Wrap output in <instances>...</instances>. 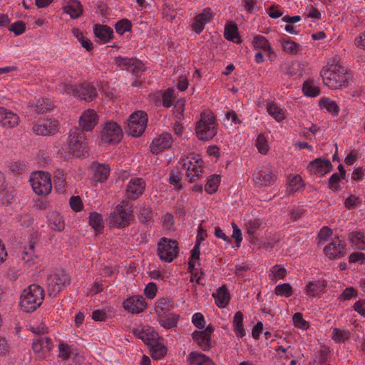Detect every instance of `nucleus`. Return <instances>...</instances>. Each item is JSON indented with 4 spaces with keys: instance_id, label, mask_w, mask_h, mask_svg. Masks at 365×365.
<instances>
[{
    "instance_id": "nucleus-1",
    "label": "nucleus",
    "mask_w": 365,
    "mask_h": 365,
    "mask_svg": "<svg viewBox=\"0 0 365 365\" xmlns=\"http://www.w3.org/2000/svg\"><path fill=\"white\" fill-rule=\"evenodd\" d=\"M339 57L335 56L329 61L327 66L321 71L324 83L331 89H339L345 86L352 76L351 73L339 64Z\"/></svg>"
},
{
    "instance_id": "nucleus-2",
    "label": "nucleus",
    "mask_w": 365,
    "mask_h": 365,
    "mask_svg": "<svg viewBox=\"0 0 365 365\" xmlns=\"http://www.w3.org/2000/svg\"><path fill=\"white\" fill-rule=\"evenodd\" d=\"M45 297L43 287L32 284L26 288L21 294L19 305L24 312L31 313L36 311L42 304Z\"/></svg>"
},
{
    "instance_id": "nucleus-3",
    "label": "nucleus",
    "mask_w": 365,
    "mask_h": 365,
    "mask_svg": "<svg viewBox=\"0 0 365 365\" xmlns=\"http://www.w3.org/2000/svg\"><path fill=\"white\" fill-rule=\"evenodd\" d=\"M217 123L214 113L210 110H204L195 125V133L199 140L207 141L212 139L217 134Z\"/></svg>"
},
{
    "instance_id": "nucleus-4",
    "label": "nucleus",
    "mask_w": 365,
    "mask_h": 365,
    "mask_svg": "<svg viewBox=\"0 0 365 365\" xmlns=\"http://www.w3.org/2000/svg\"><path fill=\"white\" fill-rule=\"evenodd\" d=\"M133 206L128 201H122L110 214V222L113 227H125L130 224L133 217Z\"/></svg>"
},
{
    "instance_id": "nucleus-5",
    "label": "nucleus",
    "mask_w": 365,
    "mask_h": 365,
    "mask_svg": "<svg viewBox=\"0 0 365 365\" xmlns=\"http://www.w3.org/2000/svg\"><path fill=\"white\" fill-rule=\"evenodd\" d=\"M69 152L77 158H85L88 153L86 136L81 128H75L70 134L68 143Z\"/></svg>"
},
{
    "instance_id": "nucleus-6",
    "label": "nucleus",
    "mask_w": 365,
    "mask_h": 365,
    "mask_svg": "<svg viewBox=\"0 0 365 365\" xmlns=\"http://www.w3.org/2000/svg\"><path fill=\"white\" fill-rule=\"evenodd\" d=\"M70 275L65 270H57L47 279V292L48 295L56 297L66 286L70 284Z\"/></svg>"
},
{
    "instance_id": "nucleus-7",
    "label": "nucleus",
    "mask_w": 365,
    "mask_h": 365,
    "mask_svg": "<svg viewBox=\"0 0 365 365\" xmlns=\"http://www.w3.org/2000/svg\"><path fill=\"white\" fill-rule=\"evenodd\" d=\"M147 123V113L143 110L136 111L130 115L125 132L133 137H139L144 133Z\"/></svg>"
},
{
    "instance_id": "nucleus-8",
    "label": "nucleus",
    "mask_w": 365,
    "mask_h": 365,
    "mask_svg": "<svg viewBox=\"0 0 365 365\" xmlns=\"http://www.w3.org/2000/svg\"><path fill=\"white\" fill-rule=\"evenodd\" d=\"M31 185L38 195H47L52 190L51 175L43 171L34 172L30 178Z\"/></svg>"
},
{
    "instance_id": "nucleus-9",
    "label": "nucleus",
    "mask_w": 365,
    "mask_h": 365,
    "mask_svg": "<svg viewBox=\"0 0 365 365\" xmlns=\"http://www.w3.org/2000/svg\"><path fill=\"white\" fill-rule=\"evenodd\" d=\"M178 255L176 240L162 237L158 245V256L163 261L171 262Z\"/></svg>"
},
{
    "instance_id": "nucleus-10",
    "label": "nucleus",
    "mask_w": 365,
    "mask_h": 365,
    "mask_svg": "<svg viewBox=\"0 0 365 365\" xmlns=\"http://www.w3.org/2000/svg\"><path fill=\"white\" fill-rule=\"evenodd\" d=\"M117 66H125V69L138 78L140 74L145 71L146 67L142 61L136 58H126L117 56L114 58Z\"/></svg>"
},
{
    "instance_id": "nucleus-11",
    "label": "nucleus",
    "mask_w": 365,
    "mask_h": 365,
    "mask_svg": "<svg viewBox=\"0 0 365 365\" xmlns=\"http://www.w3.org/2000/svg\"><path fill=\"white\" fill-rule=\"evenodd\" d=\"M101 138L105 143H118L123 138L122 129L115 122H107L101 132Z\"/></svg>"
},
{
    "instance_id": "nucleus-12",
    "label": "nucleus",
    "mask_w": 365,
    "mask_h": 365,
    "mask_svg": "<svg viewBox=\"0 0 365 365\" xmlns=\"http://www.w3.org/2000/svg\"><path fill=\"white\" fill-rule=\"evenodd\" d=\"M333 169V165L330 160L327 158H317L311 161L308 166L307 170L314 175L324 176L325 174L331 172Z\"/></svg>"
},
{
    "instance_id": "nucleus-13",
    "label": "nucleus",
    "mask_w": 365,
    "mask_h": 365,
    "mask_svg": "<svg viewBox=\"0 0 365 365\" xmlns=\"http://www.w3.org/2000/svg\"><path fill=\"white\" fill-rule=\"evenodd\" d=\"M53 346L51 339L46 336H38L32 343L34 352L41 358H45L51 351Z\"/></svg>"
},
{
    "instance_id": "nucleus-14",
    "label": "nucleus",
    "mask_w": 365,
    "mask_h": 365,
    "mask_svg": "<svg viewBox=\"0 0 365 365\" xmlns=\"http://www.w3.org/2000/svg\"><path fill=\"white\" fill-rule=\"evenodd\" d=\"M172 144L173 139L171 135L163 133L153 140L150 145V150L153 154L158 155L163 150L170 148Z\"/></svg>"
},
{
    "instance_id": "nucleus-15",
    "label": "nucleus",
    "mask_w": 365,
    "mask_h": 365,
    "mask_svg": "<svg viewBox=\"0 0 365 365\" xmlns=\"http://www.w3.org/2000/svg\"><path fill=\"white\" fill-rule=\"evenodd\" d=\"M145 187V183L143 179L140 178L131 179L126 187L127 197L132 200L138 199L143 194Z\"/></svg>"
},
{
    "instance_id": "nucleus-16",
    "label": "nucleus",
    "mask_w": 365,
    "mask_h": 365,
    "mask_svg": "<svg viewBox=\"0 0 365 365\" xmlns=\"http://www.w3.org/2000/svg\"><path fill=\"white\" fill-rule=\"evenodd\" d=\"M146 306L147 303L142 296L131 297L123 303V307L125 310L135 314L143 312Z\"/></svg>"
},
{
    "instance_id": "nucleus-17",
    "label": "nucleus",
    "mask_w": 365,
    "mask_h": 365,
    "mask_svg": "<svg viewBox=\"0 0 365 365\" xmlns=\"http://www.w3.org/2000/svg\"><path fill=\"white\" fill-rule=\"evenodd\" d=\"M76 94L77 98L88 102L92 101L97 96L96 88L88 82L78 84Z\"/></svg>"
},
{
    "instance_id": "nucleus-18",
    "label": "nucleus",
    "mask_w": 365,
    "mask_h": 365,
    "mask_svg": "<svg viewBox=\"0 0 365 365\" xmlns=\"http://www.w3.org/2000/svg\"><path fill=\"white\" fill-rule=\"evenodd\" d=\"M98 123V115L93 110H87L84 111L80 117L79 124L81 126L83 132L90 131L94 128Z\"/></svg>"
},
{
    "instance_id": "nucleus-19",
    "label": "nucleus",
    "mask_w": 365,
    "mask_h": 365,
    "mask_svg": "<svg viewBox=\"0 0 365 365\" xmlns=\"http://www.w3.org/2000/svg\"><path fill=\"white\" fill-rule=\"evenodd\" d=\"M345 246V244L338 239L327 245L324 247V252L329 259L339 258L344 255Z\"/></svg>"
},
{
    "instance_id": "nucleus-20",
    "label": "nucleus",
    "mask_w": 365,
    "mask_h": 365,
    "mask_svg": "<svg viewBox=\"0 0 365 365\" xmlns=\"http://www.w3.org/2000/svg\"><path fill=\"white\" fill-rule=\"evenodd\" d=\"M20 118L16 113L0 107V123L7 128H13L19 125Z\"/></svg>"
},
{
    "instance_id": "nucleus-21",
    "label": "nucleus",
    "mask_w": 365,
    "mask_h": 365,
    "mask_svg": "<svg viewBox=\"0 0 365 365\" xmlns=\"http://www.w3.org/2000/svg\"><path fill=\"white\" fill-rule=\"evenodd\" d=\"M91 169L93 172V180L95 181L102 183L108 180L110 170L108 165L101 164L94 161L91 165Z\"/></svg>"
},
{
    "instance_id": "nucleus-22",
    "label": "nucleus",
    "mask_w": 365,
    "mask_h": 365,
    "mask_svg": "<svg viewBox=\"0 0 365 365\" xmlns=\"http://www.w3.org/2000/svg\"><path fill=\"white\" fill-rule=\"evenodd\" d=\"M277 175L275 172L266 168L253 175L254 181L260 185L267 186L277 180Z\"/></svg>"
},
{
    "instance_id": "nucleus-23",
    "label": "nucleus",
    "mask_w": 365,
    "mask_h": 365,
    "mask_svg": "<svg viewBox=\"0 0 365 365\" xmlns=\"http://www.w3.org/2000/svg\"><path fill=\"white\" fill-rule=\"evenodd\" d=\"M188 365H216L208 356L197 351H191L187 357Z\"/></svg>"
},
{
    "instance_id": "nucleus-24",
    "label": "nucleus",
    "mask_w": 365,
    "mask_h": 365,
    "mask_svg": "<svg viewBox=\"0 0 365 365\" xmlns=\"http://www.w3.org/2000/svg\"><path fill=\"white\" fill-rule=\"evenodd\" d=\"M93 33L104 43L114 38L113 29L107 25L96 24L93 26Z\"/></svg>"
},
{
    "instance_id": "nucleus-25",
    "label": "nucleus",
    "mask_w": 365,
    "mask_h": 365,
    "mask_svg": "<svg viewBox=\"0 0 365 365\" xmlns=\"http://www.w3.org/2000/svg\"><path fill=\"white\" fill-rule=\"evenodd\" d=\"M63 11L69 14L71 19H76L83 14V9L78 0H68V4L63 7Z\"/></svg>"
},
{
    "instance_id": "nucleus-26",
    "label": "nucleus",
    "mask_w": 365,
    "mask_h": 365,
    "mask_svg": "<svg viewBox=\"0 0 365 365\" xmlns=\"http://www.w3.org/2000/svg\"><path fill=\"white\" fill-rule=\"evenodd\" d=\"M212 297L215 299L217 306L220 308L225 307L230 299V293L225 285L219 287L216 292L212 294Z\"/></svg>"
},
{
    "instance_id": "nucleus-27",
    "label": "nucleus",
    "mask_w": 365,
    "mask_h": 365,
    "mask_svg": "<svg viewBox=\"0 0 365 365\" xmlns=\"http://www.w3.org/2000/svg\"><path fill=\"white\" fill-rule=\"evenodd\" d=\"M327 285V281L324 279L311 281L306 286V292L309 296L315 297L323 292Z\"/></svg>"
},
{
    "instance_id": "nucleus-28",
    "label": "nucleus",
    "mask_w": 365,
    "mask_h": 365,
    "mask_svg": "<svg viewBox=\"0 0 365 365\" xmlns=\"http://www.w3.org/2000/svg\"><path fill=\"white\" fill-rule=\"evenodd\" d=\"M192 339L196 341L202 350L206 351L210 348L211 337L206 336L205 331L195 330L192 334Z\"/></svg>"
},
{
    "instance_id": "nucleus-29",
    "label": "nucleus",
    "mask_w": 365,
    "mask_h": 365,
    "mask_svg": "<svg viewBox=\"0 0 365 365\" xmlns=\"http://www.w3.org/2000/svg\"><path fill=\"white\" fill-rule=\"evenodd\" d=\"M35 242H31L27 247H24V250L21 253V259L27 264L31 267L35 264L34 259L37 256L34 255Z\"/></svg>"
},
{
    "instance_id": "nucleus-30",
    "label": "nucleus",
    "mask_w": 365,
    "mask_h": 365,
    "mask_svg": "<svg viewBox=\"0 0 365 365\" xmlns=\"http://www.w3.org/2000/svg\"><path fill=\"white\" fill-rule=\"evenodd\" d=\"M253 45L255 48L262 49L264 51L267 52L269 57L274 54V51L269 45V41L262 36H256L253 39Z\"/></svg>"
},
{
    "instance_id": "nucleus-31",
    "label": "nucleus",
    "mask_w": 365,
    "mask_h": 365,
    "mask_svg": "<svg viewBox=\"0 0 365 365\" xmlns=\"http://www.w3.org/2000/svg\"><path fill=\"white\" fill-rule=\"evenodd\" d=\"M180 316L171 314L168 317L159 316L158 321L160 324L166 329L176 327Z\"/></svg>"
},
{
    "instance_id": "nucleus-32",
    "label": "nucleus",
    "mask_w": 365,
    "mask_h": 365,
    "mask_svg": "<svg viewBox=\"0 0 365 365\" xmlns=\"http://www.w3.org/2000/svg\"><path fill=\"white\" fill-rule=\"evenodd\" d=\"M234 331L236 335L242 338L245 335V330L243 324V314L239 311L235 313L233 319Z\"/></svg>"
},
{
    "instance_id": "nucleus-33",
    "label": "nucleus",
    "mask_w": 365,
    "mask_h": 365,
    "mask_svg": "<svg viewBox=\"0 0 365 365\" xmlns=\"http://www.w3.org/2000/svg\"><path fill=\"white\" fill-rule=\"evenodd\" d=\"M224 36L228 41L235 43H240L238 28L235 24H230L225 26Z\"/></svg>"
},
{
    "instance_id": "nucleus-34",
    "label": "nucleus",
    "mask_w": 365,
    "mask_h": 365,
    "mask_svg": "<svg viewBox=\"0 0 365 365\" xmlns=\"http://www.w3.org/2000/svg\"><path fill=\"white\" fill-rule=\"evenodd\" d=\"M150 347L152 351L151 357L154 360L161 359L167 354V347L159 341H155L154 344H152Z\"/></svg>"
},
{
    "instance_id": "nucleus-35",
    "label": "nucleus",
    "mask_w": 365,
    "mask_h": 365,
    "mask_svg": "<svg viewBox=\"0 0 365 365\" xmlns=\"http://www.w3.org/2000/svg\"><path fill=\"white\" fill-rule=\"evenodd\" d=\"M49 226L55 231L61 232L64 229V222L63 217L58 212H53L49 216Z\"/></svg>"
},
{
    "instance_id": "nucleus-36",
    "label": "nucleus",
    "mask_w": 365,
    "mask_h": 365,
    "mask_svg": "<svg viewBox=\"0 0 365 365\" xmlns=\"http://www.w3.org/2000/svg\"><path fill=\"white\" fill-rule=\"evenodd\" d=\"M173 307V301L168 297L160 298L155 304V310L156 313L160 314L161 312H169Z\"/></svg>"
},
{
    "instance_id": "nucleus-37",
    "label": "nucleus",
    "mask_w": 365,
    "mask_h": 365,
    "mask_svg": "<svg viewBox=\"0 0 365 365\" xmlns=\"http://www.w3.org/2000/svg\"><path fill=\"white\" fill-rule=\"evenodd\" d=\"M89 224L98 232H101L104 228L103 217L96 212L90 213Z\"/></svg>"
},
{
    "instance_id": "nucleus-38",
    "label": "nucleus",
    "mask_w": 365,
    "mask_h": 365,
    "mask_svg": "<svg viewBox=\"0 0 365 365\" xmlns=\"http://www.w3.org/2000/svg\"><path fill=\"white\" fill-rule=\"evenodd\" d=\"M319 106L325 108L332 115L336 116L339 112V108L336 103L329 98H323L319 101Z\"/></svg>"
},
{
    "instance_id": "nucleus-39",
    "label": "nucleus",
    "mask_w": 365,
    "mask_h": 365,
    "mask_svg": "<svg viewBox=\"0 0 365 365\" xmlns=\"http://www.w3.org/2000/svg\"><path fill=\"white\" fill-rule=\"evenodd\" d=\"M348 239L355 245L357 250H365V236L361 232H352L349 234Z\"/></svg>"
},
{
    "instance_id": "nucleus-40",
    "label": "nucleus",
    "mask_w": 365,
    "mask_h": 365,
    "mask_svg": "<svg viewBox=\"0 0 365 365\" xmlns=\"http://www.w3.org/2000/svg\"><path fill=\"white\" fill-rule=\"evenodd\" d=\"M16 190L14 187H7L5 185V189L0 193V202L4 205H9L12 203L14 198Z\"/></svg>"
},
{
    "instance_id": "nucleus-41",
    "label": "nucleus",
    "mask_w": 365,
    "mask_h": 365,
    "mask_svg": "<svg viewBox=\"0 0 365 365\" xmlns=\"http://www.w3.org/2000/svg\"><path fill=\"white\" fill-rule=\"evenodd\" d=\"M72 34L73 36L78 40L81 43V46L86 49L88 51H91L93 48V45L92 41L85 37L83 34L77 28H74L72 29Z\"/></svg>"
},
{
    "instance_id": "nucleus-42",
    "label": "nucleus",
    "mask_w": 365,
    "mask_h": 365,
    "mask_svg": "<svg viewBox=\"0 0 365 365\" xmlns=\"http://www.w3.org/2000/svg\"><path fill=\"white\" fill-rule=\"evenodd\" d=\"M302 91L306 96L316 97L319 95L320 89L316 86L313 81H304L302 86Z\"/></svg>"
},
{
    "instance_id": "nucleus-43",
    "label": "nucleus",
    "mask_w": 365,
    "mask_h": 365,
    "mask_svg": "<svg viewBox=\"0 0 365 365\" xmlns=\"http://www.w3.org/2000/svg\"><path fill=\"white\" fill-rule=\"evenodd\" d=\"M267 110L268 113L272 115L277 122L282 121L285 118L283 110L273 103H268Z\"/></svg>"
},
{
    "instance_id": "nucleus-44",
    "label": "nucleus",
    "mask_w": 365,
    "mask_h": 365,
    "mask_svg": "<svg viewBox=\"0 0 365 365\" xmlns=\"http://www.w3.org/2000/svg\"><path fill=\"white\" fill-rule=\"evenodd\" d=\"M220 182V175L216 174L211 175L205 184V192H207L208 194L215 193L217 190Z\"/></svg>"
},
{
    "instance_id": "nucleus-45",
    "label": "nucleus",
    "mask_w": 365,
    "mask_h": 365,
    "mask_svg": "<svg viewBox=\"0 0 365 365\" xmlns=\"http://www.w3.org/2000/svg\"><path fill=\"white\" fill-rule=\"evenodd\" d=\"M279 41L281 43L284 51L291 54L297 53V48H299V44L297 43L294 41H292L289 38H282L279 40Z\"/></svg>"
},
{
    "instance_id": "nucleus-46",
    "label": "nucleus",
    "mask_w": 365,
    "mask_h": 365,
    "mask_svg": "<svg viewBox=\"0 0 365 365\" xmlns=\"http://www.w3.org/2000/svg\"><path fill=\"white\" fill-rule=\"evenodd\" d=\"M132 28V22L127 19H123L120 21H118L115 24V31L119 35H123L125 32L130 31Z\"/></svg>"
},
{
    "instance_id": "nucleus-47",
    "label": "nucleus",
    "mask_w": 365,
    "mask_h": 365,
    "mask_svg": "<svg viewBox=\"0 0 365 365\" xmlns=\"http://www.w3.org/2000/svg\"><path fill=\"white\" fill-rule=\"evenodd\" d=\"M137 215L140 223L145 224L153 219V211L149 207H140Z\"/></svg>"
},
{
    "instance_id": "nucleus-48",
    "label": "nucleus",
    "mask_w": 365,
    "mask_h": 365,
    "mask_svg": "<svg viewBox=\"0 0 365 365\" xmlns=\"http://www.w3.org/2000/svg\"><path fill=\"white\" fill-rule=\"evenodd\" d=\"M53 104L48 99L38 100L36 105V112L37 113H43L46 111L53 108Z\"/></svg>"
},
{
    "instance_id": "nucleus-49",
    "label": "nucleus",
    "mask_w": 365,
    "mask_h": 365,
    "mask_svg": "<svg viewBox=\"0 0 365 365\" xmlns=\"http://www.w3.org/2000/svg\"><path fill=\"white\" fill-rule=\"evenodd\" d=\"M274 293L279 296L289 297L292 295V287L289 283L277 285Z\"/></svg>"
},
{
    "instance_id": "nucleus-50",
    "label": "nucleus",
    "mask_w": 365,
    "mask_h": 365,
    "mask_svg": "<svg viewBox=\"0 0 365 365\" xmlns=\"http://www.w3.org/2000/svg\"><path fill=\"white\" fill-rule=\"evenodd\" d=\"M46 127V125H43V123L36 124L34 125L32 130L33 132L38 135H49L55 134L56 127H52L53 128H50L48 130H47Z\"/></svg>"
},
{
    "instance_id": "nucleus-51",
    "label": "nucleus",
    "mask_w": 365,
    "mask_h": 365,
    "mask_svg": "<svg viewBox=\"0 0 365 365\" xmlns=\"http://www.w3.org/2000/svg\"><path fill=\"white\" fill-rule=\"evenodd\" d=\"M343 180L336 173L332 174L328 180V187L333 192H337L341 190L339 182Z\"/></svg>"
},
{
    "instance_id": "nucleus-52",
    "label": "nucleus",
    "mask_w": 365,
    "mask_h": 365,
    "mask_svg": "<svg viewBox=\"0 0 365 365\" xmlns=\"http://www.w3.org/2000/svg\"><path fill=\"white\" fill-rule=\"evenodd\" d=\"M350 336L349 331H342L340 329L334 328L332 331V339L336 342H343Z\"/></svg>"
},
{
    "instance_id": "nucleus-53",
    "label": "nucleus",
    "mask_w": 365,
    "mask_h": 365,
    "mask_svg": "<svg viewBox=\"0 0 365 365\" xmlns=\"http://www.w3.org/2000/svg\"><path fill=\"white\" fill-rule=\"evenodd\" d=\"M16 220L24 227H28L34 222V219L30 214L23 212L16 216Z\"/></svg>"
},
{
    "instance_id": "nucleus-54",
    "label": "nucleus",
    "mask_w": 365,
    "mask_h": 365,
    "mask_svg": "<svg viewBox=\"0 0 365 365\" xmlns=\"http://www.w3.org/2000/svg\"><path fill=\"white\" fill-rule=\"evenodd\" d=\"M255 145L257 148L258 151L262 154H266L269 150L267 138L262 133L258 135Z\"/></svg>"
},
{
    "instance_id": "nucleus-55",
    "label": "nucleus",
    "mask_w": 365,
    "mask_h": 365,
    "mask_svg": "<svg viewBox=\"0 0 365 365\" xmlns=\"http://www.w3.org/2000/svg\"><path fill=\"white\" fill-rule=\"evenodd\" d=\"M292 320L294 326L297 328L307 329L309 327V323L304 319L302 314L299 312H297L293 315Z\"/></svg>"
},
{
    "instance_id": "nucleus-56",
    "label": "nucleus",
    "mask_w": 365,
    "mask_h": 365,
    "mask_svg": "<svg viewBox=\"0 0 365 365\" xmlns=\"http://www.w3.org/2000/svg\"><path fill=\"white\" fill-rule=\"evenodd\" d=\"M358 297L357 290L354 287L346 288L342 293L339 295V299L341 302H344L350 299L352 297L356 298Z\"/></svg>"
},
{
    "instance_id": "nucleus-57",
    "label": "nucleus",
    "mask_w": 365,
    "mask_h": 365,
    "mask_svg": "<svg viewBox=\"0 0 365 365\" xmlns=\"http://www.w3.org/2000/svg\"><path fill=\"white\" fill-rule=\"evenodd\" d=\"M271 272L273 274L272 280L284 279L287 274L286 269L277 264L272 268Z\"/></svg>"
},
{
    "instance_id": "nucleus-58",
    "label": "nucleus",
    "mask_w": 365,
    "mask_h": 365,
    "mask_svg": "<svg viewBox=\"0 0 365 365\" xmlns=\"http://www.w3.org/2000/svg\"><path fill=\"white\" fill-rule=\"evenodd\" d=\"M9 30L19 36L26 31V24L22 21H16L9 26Z\"/></svg>"
},
{
    "instance_id": "nucleus-59",
    "label": "nucleus",
    "mask_w": 365,
    "mask_h": 365,
    "mask_svg": "<svg viewBox=\"0 0 365 365\" xmlns=\"http://www.w3.org/2000/svg\"><path fill=\"white\" fill-rule=\"evenodd\" d=\"M77 85H73L71 83H61L59 85V88L61 93L72 95L76 97V91L77 90Z\"/></svg>"
},
{
    "instance_id": "nucleus-60",
    "label": "nucleus",
    "mask_w": 365,
    "mask_h": 365,
    "mask_svg": "<svg viewBox=\"0 0 365 365\" xmlns=\"http://www.w3.org/2000/svg\"><path fill=\"white\" fill-rule=\"evenodd\" d=\"M192 322L199 329H203L205 327L204 316L200 312H197L192 316Z\"/></svg>"
},
{
    "instance_id": "nucleus-61",
    "label": "nucleus",
    "mask_w": 365,
    "mask_h": 365,
    "mask_svg": "<svg viewBox=\"0 0 365 365\" xmlns=\"http://www.w3.org/2000/svg\"><path fill=\"white\" fill-rule=\"evenodd\" d=\"M59 357L63 360H68L71 356L70 346L64 343H60L58 345Z\"/></svg>"
},
{
    "instance_id": "nucleus-62",
    "label": "nucleus",
    "mask_w": 365,
    "mask_h": 365,
    "mask_svg": "<svg viewBox=\"0 0 365 365\" xmlns=\"http://www.w3.org/2000/svg\"><path fill=\"white\" fill-rule=\"evenodd\" d=\"M70 206L75 212H79L83 209V202L79 196H72L69 200Z\"/></svg>"
},
{
    "instance_id": "nucleus-63",
    "label": "nucleus",
    "mask_w": 365,
    "mask_h": 365,
    "mask_svg": "<svg viewBox=\"0 0 365 365\" xmlns=\"http://www.w3.org/2000/svg\"><path fill=\"white\" fill-rule=\"evenodd\" d=\"M157 291L158 289L156 284L154 282H150L145 287L144 293L146 297L151 299L155 297Z\"/></svg>"
},
{
    "instance_id": "nucleus-64",
    "label": "nucleus",
    "mask_w": 365,
    "mask_h": 365,
    "mask_svg": "<svg viewBox=\"0 0 365 365\" xmlns=\"http://www.w3.org/2000/svg\"><path fill=\"white\" fill-rule=\"evenodd\" d=\"M349 262L350 263L359 262L361 264H363L365 263V254L358 252H353L349 257Z\"/></svg>"
}]
</instances>
